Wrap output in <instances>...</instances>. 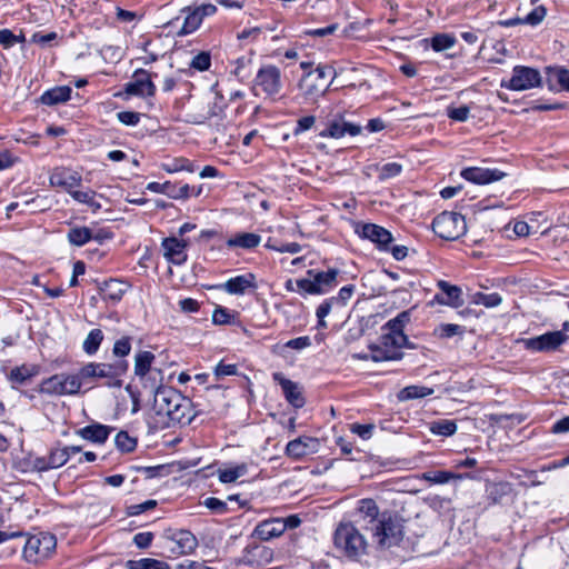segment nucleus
Listing matches in <instances>:
<instances>
[{
	"label": "nucleus",
	"mask_w": 569,
	"mask_h": 569,
	"mask_svg": "<svg viewBox=\"0 0 569 569\" xmlns=\"http://www.w3.org/2000/svg\"><path fill=\"white\" fill-rule=\"evenodd\" d=\"M272 379L281 387L282 392L290 405L296 408H301L305 405V399L296 382L287 379L281 372H274L272 375Z\"/></svg>",
	"instance_id": "nucleus-23"
},
{
	"label": "nucleus",
	"mask_w": 569,
	"mask_h": 569,
	"mask_svg": "<svg viewBox=\"0 0 569 569\" xmlns=\"http://www.w3.org/2000/svg\"><path fill=\"white\" fill-rule=\"evenodd\" d=\"M470 108L467 106H460L458 108L448 107L447 116L455 121L463 122L469 118Z\"/></svg>",
	"instance_id": "nucleus-51"
},
{
	"label": "nucleus",
	"mask_w": 569,
	"mask_h": 569,
	"mask_svg": "<svg viewBox=\"0 0 569 569\" xmlns=\"http://www.w3.org/2000/svg\"><path fill=\"white\" fill-rule=\"evenodd\" d=\"M157 506L156 500H147L142 503L133 505L128 508V513L130 516L140 515L147 510L153 509Z\"/></svg>",
	"instance_id": "nucleus-63"
},
{
	"label": "nucleus",
	"mask_w": 569,
	"mask_h": 569,
	"mask_svg": "<svg viewBox=\"0 0 569 569\" xmlns=\"http://www.w3.org/2000/svg\"><path fill=\"white\" fill-rule=\"evenodd\" d=\"M261 242V237L253 232H239L230 237L226 244L228 248H241L251 250L257 248Z\"/></svg>",
	"instance_id": "nucleus-26"
},
{
	"label": "nucleus",
	"mask_w": 569,
	"mask_h": 569,
	"mask_svg": "<svg viewBox=\"0 0 569 569\" xmlns=\"http://www.w3.org/2000/svg\"><path fill=\"white\" fill-rule=\"evenodd\" d=\"M67 237L71 244L81 247L89 242L93 238V234L87 227H74L69 230Z\"/></svg>",
	"instance_id": "nucleus-38"
},
{
	"label": "nucleus",
	"mask_w": 569,
	"mask_h": 569,
	"mask_svg": "<svg viewBox=\"0 0 569 569\" xmlns=\"http://www.w3.org/2000/svg\"><path fill=\"white\" fill-rule=\"evenodd\" d=\"M32 376H33L32 370L26 366L16 367L10 372V379L13 381L20 382V383L24 382Z\"/></svg>",
	"instance_id": "nucleus-55"
},
{
	"label": "nucleus",
	"mask_w": 569,
	"mask_h": 569,
	"mask_svg": "<svg viewBox=\"0 0 569 569\" xmlns=\"http://www.w3.org/2000/svg\"><path fill=\"white\" fill-rule=\"evenodd\" d=\"M161 246L163 256L169 262L180 266L187 261L188 242L186 240H179L174 237L164 238Z\"/></svg>",
	"instance_id": "nucleus-21"
},
{
	"label": "nucleus",
	"mask_w": 569,
	"mask_h": 569,
	"mask_svg": "<svg viewBox=\"0 0 569 569\" xmlns=\"http://www.w3.org/2000/svg\"><path fill=\"white\" fill-rule=\"evenodd\" d=\"M128 569H170V566L166 561L141 558L138 560H128L126 563Z\"/></svg>",
	"instance_id": "nucleus-37"
},
{
	"label": "nucleus",
	"mask_w": 569,
	"mask_h": 569,
	"mask_svg": "<svg viewBox=\"0 0 569 569\" xmlns=\"http://www.w3.org/2000/svg\"><path fill=\"white\" fill-rule=\"evenodd\" d=\"M103 340V333L100 329H92L83 341L82 348L87 355H94Z\"/></svg>",
	"instance_id": "nucleus-39"
},
{
	"label": "nucleus",
	"mask_w": 569,
	"mask_h": 569,
	"mask_svg": "<svg viewBox=\"0 0 569 569\" xmlns=\"http://www.w3.org/2000/svg\"><path fill=\"white\" fill-rule=\"evenodd\" d=\"M335 546L347 557L357 559L367 553L368 542L352 523H340L335 532Z\"/></svg>",
	"instance_id": "nucleus-4"
},
{
	"label": "nucleus",
	"mask_w": 569,
	"mask_h": 569,
	"mask_svg": "<svg viewBox=\"0 0 569 569\" xmlns=\"http://www.w3.org/2000/svg\"><path fill=\"white\" fill-rule=\"evenodd\" d=\"M462 333L463 328L459 325L453 323H441L433 329V336L440 339H447Z\"/></svg>",
	"instance_id": "nucleus-45"
},
{
	"label": "nucleus",
	"mask_w": 569,
	"mask_h": 569,
	"mask_svg": "<svg viewBox=\"0 0 569 569\" xmlns=\"http://www.w3.org/2000/svg\"><path fill=\"white\" fill-rule=\"evenodd\" d=\"M131 351V339L129 337H122L121 339H118L112 348V353L116 357H126Z\"/></svg>",
	"instance_id": "nucleus-50"
},
{
	"label": "nucleus",
	"mask_w": 569,
	"mask_h": 569,
	"mask_svg": "<svg viewBox=\"0 0 569 569\" xmlns=\"http://www.w3.org/2000/svg\"><path fill=\"white\" fill-rule=\"evenodd\" d=\"M320 442L317 438L302 436L287 443L286 455L295 460L317 453Z\"/></svg>",
	"instance_id": "nucleus-19"
},
{
	"label": "nucleus",
	"mask_w": 569,
	"mask_h": 569,
	"mask_svg": "<svg viewBox=\"0 0 569 569\" xmlns=\"http://www.w3.org/2000/svg\"><path fill=\"white\" fill-rule=\"evenodd\" d=\"M72 89L69 86H59L44 91L39 101L42 104L52 107L67 102L71 98Z\"/></svg>",
	"instance_id": "nucleus-25"
},
{
	"label": "nucleus",
	"mask_w": 569,
	"mask_h": 569,
	"mask_svg": "<svg viewBox=\"0 0 569 569\" xmlns=\"http://www.w3.org/2000/svg\"><path fill=\"white\" fill-rule=\"evenodd\" d=\"M335 74L336 72L331 67L321 64L306 73L299 82V89L303 98L307 101H317L329 89Z\"/></svg>",
	"instance_id": "nucleus-3"
},
{
	"label": "nucleus",
	"mask_w": 569,
	"mask_h": 569,
	"mask_svg": "<svg viewBox=\"0 0 569 569\" xmlns=\"http://www.w3.org/2000/svg\"><path fill=\"white\" fill-rule=\"evenodd\" d=\"M76 201L80 203L88 204L91 207L94 211L100 209V203H98L96 198V192L88 189V190H76L73 189L72 192L69 193Z\"/></svg>",
	"instance_id": "nucleus-44"
},
{
	"label": "nucleus",
	"mask_w": 569,
	"mask_h": 569,
	"mask_svg": "<svg viewBox=\"0 0 569 569\" xmlns=\"http://www.w3.org/2000/svg\"><path fill=\"white\" fill-rule=\"evenodd\" d=\"M546 13V8L543 6H538L530 13L527 14L523 22L531 26H537L545 19Z\"/></svg>",
	"instance_id": "nucleus-54"
},
{
	"label": "nucleus",
	"mask_w": 569,
	"mask_h": 569,
	"mask_svg": "<svg viewBox=\"0 0 569 569\" xmlns=\"http://www.w3.org/2000/svg\"><path fill=\"white\" fill-rule=\"evenodd\" d=\"M203 505L216 513L222 515L227 512V502L214 497H209L204 500Z\"/></svg>",
	"instance_id": "nucleus-57"
},
{
	"label": "nucleus",
	"mask_w": 569,
	"mask_h": 569,
	"mask_svg": "<svg viewBox=\"0 0 569 569\" xmlns=\"http://www.w3.org/2000/svg\"><path fill=\"white\" fill-rule=\"evenodd\" d=\"M432 230L443 240H456L466 231L463 216L456 212H442L432 221Z\"/></svg>",
	"instance_id": "nucleus-9"
},
{
	"label": "nucleus",
	"mask_w": 569,
	"mask_h": 569,
	"mask_svg": "<svg viewBox=\"0 0 569 569\" xmlns=\"http://www.w3.org/2000/svg\"><path fill=\"white\" fill-rule=\"evenodd\" d=\"M429 431L437 436L450 437L457 431V425L453 420L438 419L429 422Z\"/></svg>",
	"instance_id": "nucleus-35"
},
{
	"label": "nucleus",
	"mask_w": 569,
	"mask_h": 569,
	"mask_svg": "<svg viewBox=\"0 0 569 569\" xmlns=\"http://www.w3.org/2000/svg\"><path fill=\"white\" fill-rule=\"evenodd\" d=\"M111 431V427L101 423H92L77 430V435H79L84 440L94 443H103L108 439Z\"/></svg>",
	"instance_id": "nucleus-24"
},
{
	"label": "nucleus",
	"mask_w": 569,
	"mask_h": 569,
	"mask_svg": "<svg viewBox=\"0 0 569 569\" xmlns=\"http://www.w3.org/2000/svg\"><path fill=\"white\" fill-rule=\"evenodd\" d=\"M486 492L490 501L489 505H498L502 502L505 497L510 495L511 485L508 482H493L487 486Z\"/></svg>",
	"instance_id": "nucleus-32"
},
{
	"label": "nucleus",
	"mask_w": 569,
	"mask_h": 569,
	"mask_svg": "<svg viewBox=\"0 0 569 569\" xmlns=\"http://www.w3.org/2000/svg\"><path fill=\"white\" fill-rule=\"evenodd\" d=\"M282 88L281 71L276 66H264L259 69L254 81L253 91L256 96L263 93L268 97L276 96Z\"/></svg>",
	"instance_id": "nucleus-12"
},
{
	"label": "nucleus",
	"mask_w": 569,
	"mask_h": 569,
	"mask_svg": "<svg viewBox=\"0 0 569 569\" xmlns=\"http://www.w3.org/2000/svg\"><path fill=\"white\" fill-rule=\"evenodd\" d=\"M540 72L530 67L516 66L512 70V77L509 80L501 81V88L513 91H523L540 87Z\"/></svg>",
	"instance_id": "nucleus-13"
},
{
	"label": "nucleus",
	"mask_w": 569,
	"mask_h": 569,
	"mask_svg": "<svg viewBox=\"0 0 569 569\" xmlns=\"http://www.w3.org/2000/svg\"><path fill=\"white\" fill-rule=\"evenodd\" d=\"M456 37L449 33L435 34L430 40V47L436 52H441L452 48L456 44Z\"/></svg>",
	"instance_id": "nucleus-41"
},
{
	"label": "nucleus",
	"mask_w": 569,
	"mask_h": 569,
	"mask_svg": "<svg viewBox=\"0 0 569 569\" xmlns=\"http://www.w3.org/2000/svg\"><path fill=\"white\" fill-rule=\"evenodd\" d=\"M128 362L126 360H118L114 363H96L90 362L83 366L80 371V380L101 378L108 379L107 385L110 387H120V377L127 371Z\"/></svg>",
	"instance_id": "nucleus-6"
},
{
	"label": "nucleus",
	"mask_w": 569,
	"mask_h": 569,
	"mask_svg": "<svg viewBox=\"0 0 569 569\" xmlns=\"http://www.w3.org/2000/svg\"><path fill=\"white\" fill-rule=\"evenodd\" d=\"M174 540L179 547V553L181 555L192 553L198 546L194 535L187 530L179 531L176 535Z\"/></svg>",
	"instance_id": "nucleus-34"
},
{
	"label": "nucleus",
	"mask_w": 569,
	"mask_h": 569,
	"mask_svg": "<svg viewBox=\"0 0 569 569\" xmlns=\"http://www.w3.org/2000/svg\"><path fill=\"white\" fill-rule=\"evenodd\" d=\"M437 291L429 300V307L445 306L452 309L460 308L465 301L462 290L456 284H451L445 280H438L436 283Z\"/></svg>",
	"instance_id": "nucleus-14"
},
{
	"label": "nucleus",
	"mask_w": 569,
	"mask_h": 569,
	"mask_svg": "<svg viewBox=\"0 0 569 569\" xmlns=\"http://www.w3.org/2000/svg\"><path fill=\"white\" fill-rule=\"evenodd\" d=\"M80 452L81 447L79 446H68L61 449H57L50 453L49 465L51 468H59Z\"/></svg>",
	"instance_id": "nucleus-31"
},
{
	"label": "nucleus",
	"mask_w": 569,
	"mask_h": 569,
	"mask_svg": "<svg viewBox=\"0 0 569 569\" xmlns=\"http://www.w3.org/2000/svg\"><path fill=\"white\" fill-rule=\"evenodd\" d=\"M368 169L375 170L380 181H386L398 177L402 171V166L398 162H387L383 164H373Z\"/></svg>",
	"instance_id": "nucleus-33"
},
{
	"label": "nucleus",
	"mask_w": 569,
	"mask_h": 569,
	"mask_svg": "<svg viewBox=\"0 0 569 569\" xmlns=\"http://www.w3.org/2000/svg\"><path fill=\"white\" fill-rule=\"evenodd\" d=\"M300 523L301 520L296 515L287 518H270L259 522L253 529L252 535L262 541H268L280 537L287 529L299 527Z\"/></svg>",
	"instance_id": "nucleus-10"
},
{
	"label": "nucleus",
	"mask_w": 569,
	"mask_h": 569,
	"mask_svg": "<svg viewBox=\"0 0 569 569\" xmlns=\"http://www.w3.org/2000/svg\"><path fill=\"white\" fill-rule=\"evenodd\" d=\"M81 180L82 178L77 171L63 167L53 169L49 178L51 187L61 188L68 193L79 187Z\"/></svg>",
	"instance_id": "nucleus-20"
},
{
	"label": "nucleus",
	"mask_w": 569,
	"mask_h": 569,
	"mask_svg": "<svg viewBox=\"0 0 569 569\" xmlns=\"http://www.w3.org/2000/svg\"><path fill=\"white\" fill-rule=\"evenodd\" d=\"M338 273L337 269L321 272L309 270L308 278L297 280V287L309 295H322L336 286Z\"/></svg>",
	"instance_id": "nucleus-11"
},
{
	"label": "nucleus",
	"mask_w": 569,
	"mask_h": 569,
	"mask_svg": "<svg viewBox=\"0 0 569 569\" xmlns=\"http://www.w3.org/2000/svg\"><path fill=\"white\" fill-rule=\"evenodd\" d=\"M57 540L53 535L40 532L27 539L23 557L27 561L38 563L49 558L54 551Z\"/></svg>",
	"instance_id": "nucleus-8"
},
{
	"label": "nucleus",
	"mask_w": 569,
	"mask_h": 569,
	"mask_svg": "<svg viewBox=\"0 0 569 569\" xmlns=\"http://www.w3.org/2000/svg\"><path fill=\"white\" fill-rule=\"evenodd\" d=\"M124 92L130 96L152 97L156 93V86L148 71L138 69L134 71L132 80L126 83Z\"/></svg>",
	"instance_id": "nucleus-18"
},
{
	"label": "nucleus",
	"mask_w": 569,
	"mask_h": 569,
	"mask_svg": "<svg viewBox=\"0 0 569 569\" xmlns=\"http://www.w3.org/2000/svg\"><path fill=\"white\" fill-rule=\"evenodd\" d=\"M315 122H316V117H313V116H307V117L300 118L297 121V127L295 128L293 133L296 136H298V134L311 129L312 126L315 124Z\"/></svg>",
	"instance_id": "nucleus-61"
},
{
	"label": "nucleus",
	"mask_w": 569,
	"mask_h": 569,
	"mask_svg": "<svg viewBox=\"0 0 569 569\" xmlns=\"http://www.w3.org/2000/svg\"><path fill=\"white\" fill-rule=\"evenodd\" d=\"M118 120L126 126H137L140 121V113L133 111H121L117 113Z\"/></svg>",
	"instance_id": "nucleus-58"
},
{
	"label": "nucleus",
	"mask_w": 569,
	"mask_h": 569,
	"mask_svg": "<svg viewBox=\"0 0 569 569\" xmlns=\"http://www.w3.org/2000/svg\"><path fill=\"white\" fill-rule=\"evenodd\" d=\"M375 429L373 425H360V423H353L350 427V430L358 435L360 438L367 440L371 438L372 431Z\"/></svg>",
	"instance_id": "nucleus-60"
},
{
	"label": "nucleus",
	"mask_w": 569,
	"mask_h": 569,
	"mask_svg": "<svg viewBox=\"0 0 569 569\" xmlns=\"http://www.w3.org/2000/svg\"><path fill=\"white\" fill-rule=\"evenodd\" d=\"M355 232L362 239H367L376 244L379 250L387 251L393 238L390 231L375 223L358 222L355 226Z\"/></svg>",
	"instance_id": "nucleus-17"
},
{
	"label": "nucleus",
	"mask_w": 569,
	"mask_h": 569,
	"mask_svg": "<svg viewBox=\"0 0 569 569\" xmlns=\"http://www.w3.org/2000/svg\"><path fill=\"white\" fill-rule=\"evenodd\" d=\"M147 190L154 192V193H162L172 199H176V184L170 181H166L163 183L149 182L147 184Z\"/></svg>",
	"instance_id": "nucleus-47"
},
{
	"label": "nucleus",
	"mask_w": 569,
	"mask_h": 569,
	"mask_svg": "<svg viewBox=\"0 0 569 569\" xmlns=\"http://www.w3.org/2000/svg\"><path fill=\"white\" fill-rule=\"evenodd\" d=\"M82 386L78 373H57L41 381L38 391L49 396L77 395Z\"/></svg>",
	"instance_id": "nucleus-7"
},
{
	"label": "nucleus",
	"mask_w": 569,
	"mask_h": 569,
	"mask_svg": "<svg viewBox=\"0 0 569 569\" xmlns=\"http://www.w3.org/2000/svg\"><path fill=\"white\" fill-rule=\"evenodd\" d=\"M161 168L168 173H176L180 171H194L193 164L186 158H176L170 162L162 163Z\"/></svg>",
	"instance_id": "nucleus-43"
},
{
	"label": "nucleus",
	"mask_w": 569,
	"mask_h": 569,
	"mask_svg": "<svg viewBox=\"0 0 569 569\" xmlns=\"http://www.w3.org/2000/svg\"><path fill=\"white\" fill-rule=\"evenodd\" d=\"M426 393L427 392L425 387L410 386L400 391L399 398L401 400L416 399L425 397Z\"/></svg>",
	"instance_id": "nucleus-53"
},
{
	"label": "nucleus",
	"mask_w": 569,
	"mask_h": 569,
	"mask_svg": "<svg viewBox=\"0 0 569 569\" xmlns=\"http://www.w3.org/2000/svg\"><path fill=\"white\" fill-rule=\"evenodd\" d=\"M358 516L362 520L365 527L369 530L370 526L380 520L381 513H379L378 507L373 500L363 499L360 501Z\"/></svg>",
	"instance_id": "nucleus-29"
},
{
	"label": "nucleus",
	"mask_w": 569,
	"mask_h": 569,
	"mask_svg": "<svg viewBox=\"0 0 569 569\" xmlns=\"http://www.w3.org/2000/svg\"><path fill=\"white\" fill-rule=\"evenodd\" d=\"M311 346V339L308 336L298 337L291 339L284 343L283 347L295 349V350H303Z\"/></svg>",
	"instance_id": "nucleus-59"
},
{
	"label": "nucleus",
	"mask_w": 569,
	"mask_h": 569,
	"mask_svg": "<svg viewBox=\"0 0 569 569\" xmlns=\"http://www.w3.org/2000/svg\"><path fill=\"white\" fill-rule=\"evenodd\" d=\"M154 390L153 407L158 415L167 416L173 423H190V402L172 388L151 386Z\"/></svg>",
	"instance_id": "nucleus-1"
},
{
	"label": "nucleus",
	"mask_w": 569,
	"mask_h": 569,
	"mask_svg": "<svg viewBox=\"0 0 569 569\" xmlns=\"http://www.w3.org/2000/svg\"><path fill=\"white\" fill-rule=\"evenodd\" d=\"M247 472H248L247 463H240V465H237L231 468L219 469L218 477L222 483H230V482H234L240 477L247 475Z\"/></svg>",
	"instance_id": "nucleus-36"
},
{
	"label": "nucleus",
	"mask_w": 569,
	"mask_h": 569,
	"mask_svg": "<svg viewBox=\"0 0 569 569\" xmlns=\"http://www.w3.org/2000/svg\"><path fill=\"white\" fill-rule=\"evenodd\" d=\"M567 339L562 331H549L538 337L521 339L519 343L533 352H550L557 350Z\"/></svg>",
	"instance_id": "nucleus-16"
},
{
	"label": "nucleus",
	"mask_w": 569,
	"mask_h": 569,
	"mask_svg": "<svg viewBox=\"0 0 569 569\" xmlns=\"http://www.w3.org/2000/svg\"><path fill=\"white\" fill-rule=\"evenodd\" d=\"M231 316L229 311L222 307H217L212 313L214 325H227L230 322Z\"/></svg>",
	"instance_id": "nucleus-62"
},
{
	"label": "nucleus",
	"mask_w": 569,
	"mask_h": 569,
	"mask_svg": "<svg viewBox=\"0 0 569 569\" xmlns=\"http://www.w3.org/2000/svg\"><path fill=\"white\" fill-rule=\"evenodd\" d=\"M461 177L477 184H487L505 177V172L498 169L469 167L461 171Z\"/></svg>",
	"instance_id": "nucleus-22"
},
{
	"label": "nucleus",
	"mask_w": 569,
	"mask_h": 569,
	"mask_svg": "<svg viewBox=\"0 0 569 569\" xmlns=\"http://www.w3.org/2000/svg\"><path fill=\"white\" fill-rule=\"evenodd\" d=\"M547 73L550 81H557L562 90L569 92V70L563 67H549Z\"/></svg>",
	"instance_id": "nucleus-40"
},
{
	"label": "nucleus",
	"mask_w": 569,
	"mask_h": 569,
	"mask_svg": "<svg viewBox=\"0 0 569 569\" xmlns=\"http://www.w3.org/2000/svg\"><path fill=\"white\" fill-rule=\"evenodd\" d=\"M128 290V284L123 281L110 279L103 282L100 288L102 299L106 301L118 302L121 300L124 292Z\"/></svg>",
	"instance_id": "nucleus-28"
},
{
	"label": "nucleus",
	"mask_w": 569,
	"mask_h": 569,
	"mask_svg": "<svg viewBox=\"0 0 569 569\" xmlns=\"http://www.w3.org/2000/svg\"><path fill=\"white\" fill-rule=\"evenodd\" d=\"M462 475L455 473L451 471L438 470V471H429V485L437 483L442 485L447 483L452 479H462Z\"/></svg>",
	"instance_id": "nucleus-48"
},
{
	"label": "nucleus",
	"mask_w": 569,
	"mask_h": 569,
	"mask_svg": "<svg viewBox=\"0 0 569 569\" xmlns=\"http://www.w3.org/2000/svg\"><path fill=\"white\" fill-rule=\"evenodd\" d=\"M373 541L382 549L397 546L403 537L402 525L399 519L390 513L383 512L380 520L369 527Z\"/></svg>",
	"instance_id": "nucleus-5"
},
{
	"label": "nucleus",
	"mask_w": 569,
	"mask_h": 569,
	"mask_svg": "<svg viewBox=\"0 0 569 569\" xmlns=\"http://www.w3.org/2000/svg\"><path fill=\"white\" fill-rule=\"evenodd\" d=\"M211 66V57L209 52L202 51L196 54L191 62L190 67L198 71H206Z\"/></svg>",
	"instance_id": "nucleus-49"
},
{
	"label": "nucleus",
	"mask_w": 569,
	"mask_h": 569,
	"mask_svg": "<svg viewBox=\"0 0 569 569\" xmlns=\"http://www.w3.org/2000/svg\"><path fill=\"white\" fill-rule=\"evenodd\" d=\"M193 14L198 16V21L201 24L206 17H211L217 12V7L211 3H203L201 6L191 8Z\"/></svg>",
	"instance_id": "nucleus-52"
},
{
	"label": "nucleus",
	"mask_w": 569,
	"mask_h": 569,
	"mask_svg": "<svg viewBox=\"0 0 569 569\" xmlns=\"http://www.w3.org/2000/svg\"><path fill=\"white\" fill-rule=\"evenodd\" d=\"M409 320V312L402 311L382 327L380 343L387 350L383 356H376V359L391 360L400 357L399 349L405 347L408 341L403 328Z\"/></svg>",
	"instance_id": "nucleus-2"
},
{
	"label": "nucleus",
	"mask_w": 569,
	"mask_h": 569,
	"mask_svg": "<svg viewBox=\"0 0 569 569\" xmlns=\"http://www.w3.org/2000/svg\"><path fill=\"white\" fill-rule=\"evenodd\" d=\"M252 273L237 276L222 284V288L230 295H243L247 289L254 287Z\"/></svg>",
	"instance_id": "nucleus-27"
},
{
	"label": "nucleus",
	"mask_w": 569,
	"mask_h": 569,
	"mask_svg": "<svg viewBox=\"0 0 569 569\" xmlns=\"http://www.w3.org/2000/svg\"><path fill=\"white\" fill-rule=\"evenodd\" d=\"M361 132V126L352 123L346 119V112L332 113L327 120V127L319 136L321 138L340 139L346 134L351 137L358 136Z\"/></svg>",
	"instance_id": "nucleus-15"
},
{
	"label": "nucleus",
	"mask_w": 569,
	"mask_h": 569,
	"mask_svg": "<svg viewBox=\"0 0 569 569\" xmlns=\"http://www.w3.org/2000/svg\"><path fill=\"white\" fill-rule=\"evenodd\" d=\"M156 357L150 351H139L134 356V375L144 380L152 372V363Z\"/></svg>",
	"instance_id": "nucleus-30"
},
{
	"label": "nucleus",
	"mask_w": 569,
	"mask_h": 569,
	"mask_svg": "<svg viewBox=\"0 0 569 569\" xmlns=\"http://www.w3.org/2000/svg\"><path fill=\"white\" fill-rule=\"evenodd\" d=\"M17 43L16 34L9 29L0 30V44L4 49H9Z\"/></svg>",
	"instance_id": "nucleus-64"
},
{
	"label": "nucleus",
	"mask_w": 569,
	"mask_h": 569,
	"mask_svg": "<svg viewBox=\"0 0 569 569\" xmlns=\"http://www.w3.org/2000/svg\"><path fill=\"white\" fill-rule=\"evenodd\" d=\"M116 446L117 448L122 451V452H131L134 450L136 446H137V440L136 438H132L128 435V432L126 431H120L117 436H116Z\"/></svg>",
	"instance_id": "nucleus-46"
},
{
	"label": "nucleus",
	"mask_w": 569,
	"mask_h": 569,
	"mask_svg": "<svg viewBox=\"0 0 569 569\" xmlns=\"http://www.w3.org/2000/svg\"><path fill=\"white\" fill-rule=\"evenodd\" d=\"M237 371H238V368L236 365L219 362L216 366L213 373L217 379H221L227 376L237 375Z\"/></svg>",
	"instance_id": "nucleus-56"
},
{
	"label": "nucleus",
	"mask_w": 569,
	"mask_h": 569,
	"mask_svg": "<svg viewBox=\"0 0 569 569\" xmlns=\"http://www.w3.org/2000/svg\"><path fill=\"white\" fill-rule=\"evenodd\" d=\"M182 12L187 13V16L184 17L181 29L177 32L178 36L190 34L201 26L198 21V16L192 13L191 7L183 8Z\"/></svg>",
	"instance_id": "nucleus-42"
}]
</instances>
